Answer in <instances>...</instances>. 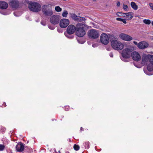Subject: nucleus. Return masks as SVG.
<instances>
[{"label":"nucleus","instance_id":"1","mask_svg":"<svg viewBox=\"0 0 153 153\" xmlns=\"http://www.w3.org/2000/svg\"><path fill=\"white\" fill-rule=\"evenodd\" d=\"M112 48L115 50H121L124 48V45L120 42L117 40V39L114 35H111L109 37Z\"/></svg>","mask_w":153,"mask_h":153},{"label":"nucleus","instance_id":"2","mask_svg":"<svg viewBox=\"0 0 153 153\" xmlns=\"http://www.w3.org/2000/svg\"><path fill=\"white\" fill-rule=\"evenodd\" d=\"M76 35L79 37L83 36L86 34V30L88 28V25L82 23L76 25Z\"/></svg>","mask_w":153,"mask_h":153},{"label":"nucleus","instance_id":"3","mask_svg":"<svg viewBox=\"0 0 153 153\" xmlns=\"http://www.w3.org/2000/svg\"><path fill=\"white\" fill-rule=\"evenodd\" d=\"M28 7L30 11L34 12H38L41 10V5L39 3L35 2L30 3Z\"/></svg>","mask_w":153,"mask_h":153},{"label":"nucleus","instance_id":"4","mask_svg":"<svg viewBox=\"0 0 153 153\" xmlns=\"http://www.w3.org/2000/svg\"><path fill=\"white\" fill-rule=\"evenodd\" d=\"M133 51V50L131 48H126L123 49L122 53V55L123 58H121V60L125 62H127V60H125L124 59H128L130 58Z\"/></svg>","mask_w":153,"mask_h":153},{"label":"nucleus","instance_id":"5","mask_svg":"<svg viewBox=\"0 0 153 153\" xmlns=\"http://www.w3.org/2000/svg\"><path fill=\"white\" fill-rule=\"evenodd\" d=\"M42 11L43 14L46 16H51L53 14L52 7L48 5H43L42 7Z\"/></svg>","mask_w":153,"mask_h":153},{"label":"nucleus","instance_id":"6","mask_svg":"<svg viewBox=\"0 0 153 153\" xmlns=\"http://www.w3.org/2000/svg\"><path fill=\"white\" fill-rule=\"evenodd\" d=\"M88 35L89 38L95 39L99 36V34L97 30L95 29H91L88 32Z\"/></svg>","mask_w":153,"mask_h":153},{"label":"nucleus","instance_id":"7","mask_svg":"<svg viewBox=\"0 0 153 153\" xmlns=\"http://www.w3.org/2000/svg\"><path fill=\"white\" fill-rule=\"evenodd\" d=\"M100 40L101 42L105 45H107L109 42L108 36L105 33H102L101 34Z\"/></svg>","mask_w":153,"mask_h":153},{"label":"nucleus","instance_id":"8","mask_svg":"<svg viewBox=\"0 0 153 153\" xmlns=\"http://www.w3.org/2000/svg\"><path fill=\"white\" fill-rule=\"evenodd\" d=\"M60 16L58 15H53L51 16L50 19L51 22L54 25L59 23L60 19Z\"/></svg>","mask_w":153,"mask_h":153},{"label":"nucleus","instance_id":"9","mask_svg":"<svg viewBox=\"0 0 153 153\" xmlns=\"http://www.w3.org/2000/svg\"><path fill=\"white\" fill-rule=\"evenodd\" d=\"M76 26L75 27L73 25H71L68 27L66 31L68 34H73L76 30Z\"/></svg>","mask_w":153,"mask_h":153},{"label":"nucleus","instance_id":"10","mask_svg":"<svg viewBox=\"0 0 153 153\" xmlns=\"http://www.w3.org/2000/svg\"><path fill=\"white\" fill-rule=\"evenodd\" d=\"M69 24V21L68 19H63L61 20L60 22V26L63 28L66 27Z\"/></svg>","mask_w":153,"mask_h":153},{"label":"nucleus","instance_id":"11","mask_svg":"<svg viewBox=\"0 0 153 153\" xmlns=\"http://www.w3.org/2000/svg\"><path fill=\"white\" fill-rule=\"evenodd\" d=\"M119 36L120 38L123 40L126 41H130L132 39V38L128 35L124 33H121Z\"/></svg>","mask_w":153,"mask_h":153},{"label":"nucleus","instance_id":"12","mask_svg":"<svg viewBox=\"0 0 153 153\" xmlns=\"http://www.w3.org/2000/svg\"><path fill=\"white\" fill-rule=\"evenodd\" d=\"M131 56L133 59L136 61H139L141 58V57L139 53L136 51L132 52Z\"/></svg>","mask_w":153,"mask_h":153},{"label":"nucleus","instance_id":"13","mask_svg":"<svg viewBox=\"0 0 153 153\" xmlns=\"http://www.w3.org/2000/svg\"><path fill=\"white\" fill-rule=\"evenodd\" d=\"M10 5L13 8L16 9L19 8V3L18 0H13L9 3Z\"/></svg>","mask_w":153,"mask_h":153},{"label":"nucleus","instance_id":"14","mask_svg":"<svg viewBox=\"0 0 153 153\" xmlns=\"http://www.w3.org/2000/svg\"><path fill=\"white\" fill-rule=\"evenodd\" d=\"M24 145L22 143H19L16 146V150L17 152H22L24 150Z\"/></svg>","mask_w":153,"mask_h":153},{"label":"nucleus","instance_id":"15","mask_svg":"<svg viewBox=\"0 0 153 153\" xmlns=\"http://www.w3.org/2000/svg\"><path fill=\"white\" fill-rule=\"evenodd\" d=\"M149 46V44L146 42H140L138 45V47L140 49H143L147 48Z\"/></svg>","mask_w":153,"mask_h":153},{"label":"nucleus","instance_id":"16","mask_svg":"<svg viewBox=\"0 0 153 153\" xmlns=\"http://www.w3.org/2000/svg\"><path fill=\"white\" fill-rule=\"evenodd\" d=\"M8 7V4L5 2L0 1V8L2 9H5L7 8Z\"/></svg>","mask_w":153,"mask_h":153},{"label":"nucleus","instance_id":"17","mask_svg":"<svg viewBox=\"0 0 153 153\" xmlns=\"http://www.w3.org/2000/svg\"><path fill=\"white\" fill-rule=\"evenodd\" d=\"M149 55H143L142 57V64H145L148 60L149 61Z\"/></svg>","mask_w":153,"mask_h":153},{"label":"nucleus","instance_id":"18","mask_svg":"<svg viewBox=\"0 0 153 153\" xmlns=\"http://www.w3.org/2000/svg\"><path fill=\"white\" fill-rule=\"evenodd\" d=\"M132 14L133 13L132 12H128L125 14V16L128 18V20H131L132 18L133 17Z\"/></svg>","mask_w":153,"mask_h":153},{"label":"nucleus","instance_id":"19","mask_svg":"<svg viewBox=\"0 0 153 153\" xmlns=\"http://www.w3.org/2000/svg\"><path fill=\"white\" fill-rule=\"evenodd\" d=\"M131 6L132 8L135 10H136L138 8L137 5L134 2H131Z\"/></svg>","mask_w":153,"mask_h":153},{"label":"nucleus","instance_id":"20","mask_svg":"<svg viewBox=\"0 0 153 153\" xmlns=\"http://www.w3.org/2000/svg\"><path fill=\"white\" fill-rule=\"evenodd\" d=\"M89 145V142L87 141H85L83 143V145L84 146V147L85 149H88L89 148V147L90 146Z\"/></svg>","mask_w":153,"mask_h":153},{"label":"nucleus","instance_id":"21","mask_svg":"<svg viewBox=\"0 0 153 153\" xmlns=\"http://www.w3.org/2000/svg\"><path fill=\"white\" fill-rule=\"evenodd\" d=\"M71 17L72 19L74 21H76L79 16H77L75 14L71 13L70 14Z\"/></svg>","mask_w":153,"mask_h":153},{"label":"nucleus","instance_id":"22","mask_svg":"<svg viewBox=\"0 0 153 153\" xmlns=\"http://www.w3.org/2000/svg\"><path fill=\"white\" fill-rule=\"evenodd\" d=\"M147 69L149 71H152L153 70V64H149L147 66Z\"/></svg>","mask_w":153,"mask_h":153},{"label":"nucleus","instance_id":"23","mask_svg":"<svg viewBox=\"0 0 153 153\" xmlns=\"http://www.w3.org/2000/svg\"><path fill=\"white\" fill-rule=\"evenodd\" d=\"M85 20L86 19L85 18L79 16L76 21L77 22H82L85 21Z\"/></svg>","mask_w":153,"mask_h":153},{"label":"nucleus","instance_id":"24","mask_svg":"<svg viewBox=\"0 0 153 153\" xmlns=\"http://www.w3.org/2000/svg\"><path fill=\"white\" fill-rule=\"evenodd\" d=\"M116 20L121 21L124 24L126 23V19H123L120 18L118 17L116 18Z\"/></svg>","mask_w":153,"mask_h":153},{"label":"nucleus","instance_id":"25","mask_svg":"<svg viewBox=\"0 0 153 153\" xmlns=\"http://www.w3.org/2000/svg\"><path fill=\"white\" fill-rule=\"evenodd\" d=\"M143 22L146 25H149L151 22V21L149 19H144L143 20Z\"/></svg>","mask_w":153,"mask_h":153},{"label":"nucleus","instance_id":"26","mask_svg":"<svg viewBox=\"0 0 153 153\" xmlns=\"http://www.w3.org/2000/svg\"><path fill=\"white\" fill-rule=\"evenodd\" d=\"M125 13L122 12H118L117 13V15L118 16H123L125 17Z\"/></svg>","mask_w":153,"mask_h":153},{"label":"nucleus","instance_id":"27","mask_svg":"<svg viewBox=\"0 0 153 153\" xmlns=\"http://www.w3.org/2000/svg\"><path fill=\"white\" fill-rule=\"evenodd\" d=\"M73 147L74 149L76 151H78L79 149V146L78 145L74 144V146Z\"/></svg>","mask_w":153,"mask_h":153},{"label":"nucleus","instance_id":"28","mask_svg":"<svg viewBox=\"0 0 153 153\" xmlns=\"http://www.w3.org/2000/svg\"><path fill=\"white\" fill-rule=\"evenodd\" d=\"M55 10L58 12H60L62 10V8L60 7L57 6L55 7Z\"/></svg>","mask_w":153,"mask_h":153},{"label":"nucleus","instance_id":"29","mask_svg":"<svg viewBox=\"0 0 153 153\" xmlns=\"http://www.w3.org/2000/svg\"><path fill=\"white\" fill-rule=\"evenodd\" d=\"M68 12L67 11L65 10L62 14V16L63 17H66L68 14Z\"/></svg>","mask_w":153,"mask_h":153},{"label":"nucleus","instance_id":"30","mask_svg":"<svg viewBox=\"0 0 153 153\" xmlns=\"http://www.w3.org/2000/svg\"><path fill=\"white\" fill-rule=\"evenodd\" d=\"M123 8L125 11H128V6L127 5L124 4L123 6Z\"/></svg>","mask_w":153,"mask_h":153},{"label":"nucleus","instance_id":"31","mask_svg":"<svg viewBox=\"0 0 153 153\" xmlns=\"http://www.w3.org/2000/svg\"><path fill=\"white\" fill-rule=\"evenodd\" d=\"M65 36L67 37V38L70 39H72L74 37V36H69V35L70 34H68L67 33H65Z\"/></svg>","mask_w":153,"mask_h":153},{"label":"nucleus","instance_id":"32","mask_svg":"<svg viewBox=\"0 0 153 153\" xmlns=\"http://www.w3.org/2000/svg\"><path fill=\"white\" fill-rule=\"evenodd\" d=\"M5 146L2 144H0V151H3L5 149Z\"/></svg>","mask_w":153,"mask_h":153},{"label":"nucleus","instance_id":"33","mask_svg":"<svg viewBox=\"0 0 153 153\" xmlns=\"http://www.w3.org/2000/svg\"><path fill=\"white\" fill-rule=\"evenodd\" d=\"M48 27L50 29L53 30L54 29V26H52L50 25H48Z\"/></svg>","mask_w":153,"mask_h":153},{"label":"nucleus","instance_id":"34","mask_svg":"<svg viewBox=\"0 0 153 153\" xmlns=\"http://www.w3.org/2000/svg\"><path fill=\"white\" fill-rule=\"evenodd\" d=\"M41 24L43 26H45L46 25V22L44 21H42L41 22Z\"/></svg>","mask_w":153,"mask_h":153},{"label":"nucleus","instance_id":"35","mask_svg":"<svg viewBox=\"0 0 153 153\" xmlns=\"http://www.w3.org/2000/svg\"><path fill=\"white\" fill-rule=\"evenodd\" d=\"M149 5L151 7V9L153 10V3H150L149 4Z\"/></svg>","mask_w":153,"mask_h":153},{"label":"nucleus","instance_id":"36","mask_svg":"<svg viewBox=\"0 0 153 153\" xmlns=\"http://www.w3.org/2000/svg\"><path fill=\"white\" fill-rule=\"evenodd\" d=\"M120 1H118L117 2V6L118 7H119L120 6Z\"/></svg>","mask_w":153,"mask_h":153},{"label":"nucleus","instance_id":"37","mask_svg":"<svg viewBox=\"0 0 153 153\" xmlns=\"http://www.w3.org/2000/svg\"><path fill=\"white\" fill-rule=\"evenodd\" d=\"M110 56L111 57H113V54L112 52H111L109 54Z\"/></svg>","mask_w":153,"mask_h":153},{"label":"nucleus","instance_id":"38","mask_svg":"<svg viewBox=\"0 0 153 153\" xmlns=\"http://www.w3.org/2000/svg\"><path fill=\"white\" fill-rule=\"evenodd\" d=\"M133 43L136 45H137L138 46V44L137 43V42H136V41H134L133 42Z\"/></svg>","mask_w":153,"mask_h":153},{"label":"nucleus","instance_id":"39","mask_svg":"<svg viewBox=\"0 0 153 153\" xmlns=\"http://www.w3.org/2000/svg\"><path fill=\"white\" fill-rule=\"evenodd\" d=\"M3 106L4 107H5L6 106V104L5 102H4V104L3 105Z\"/></svg>","mask_w":153,"mask_h":153},{"label":"nucleus","instance_id":"40","mask_svg":"<svg viewBox=\"0 0 153 153\" xmlns=\"http://www.w3.org/2000/svg\"><path fill=\"white\" fill-rule=\"evenodd\" d=\"M83 130H84V129H83V128L82 127H81L80 128V130L81 131H83Z\"/></svg>","mask_w":153,"mask_h":153},{"label":"nucleus","instance_id":"41","mask_svg":"<svg viewBox=\"0 0 153 153\" xmlns=\"http://www.w3.org/2000/svg\"><path fill=\"white\" fill-rule=\"evenodd\" d=\"M57 31H58V32H59V28H57Z\"/></svg>","mask_w":153,"mask_h":153},{"label":"nucleus","instance_id":"42","mask_svg":"<svg viewBox=\"0 0 153 153\" xmlns=\"http://www.w3.org/2000/svg\"><path fill=\"white\" fill-rule=\"evenodd\" d=\"M5 130H6V129H5V128H4V129H3V131H5Z\"/></svg>","mask_w":153,"mask_h":153},{"label":"nucleus","instance_id":"43","mask_svg":"<svg viewBox=\"0 0 153 153\" xmlns=\"http://www.w3.org/2000/svg\"><path fill=\"white\" fill-rule=\"evenodd\" d=\"M152 25L153 26V21L152 22Z\"/></svg>","mask_w":153,"mask_h":153},{"label":"nucleus","instance_id":"44","mask_svg":"<svg viewBox=\"0 0 153 153\" xmlns=\"http://www.w3.org/2000/svg\"><path fill=\"white\" fill-rule=\"evenodd\" d=\"M54 120H56L55 119H52V120H53V121Z\"/></svg>","mask_w":153,"mask_h":153},{"label":"nucleus","instance_id":"45","mask_svg":"<svg viewBox=\"0 0 153 153\" xmlns=\"http://www.w3.org/2000/svg\"><path fill=\"white\" fill-rule=\"evenodd\" d=\"M69 141H71V139H69Z\"/></svg>","mask_w":153,"mask_h":153},{"label":"nucleus","instance_id":"46","mask_svg":"<svg viewBox=\"0 0 153 153\" xmlns=\"http://www.w3.org/2000/svg\"><path fill=\"white\" fill-rule=\"evenodd\" d=\"M96 0H93V1H96Z\"/></svg>","mask_w":153,"mask_h":153},{"label":"nucleus","instance_id":"47","mask_svg":"<svg viewBox=\"0 0 153 153\" xmlns=\"http://www.w3.org/2000/svg\"><path fill=\"white\" fill-rule=\"evenodd\" d=\"M152 40H153V37L152 38Z\"/></svg>","mask_w":153,"mask_h":153},{"label":"nucleus","instance_id":"48","mask_svg":"<svg viewBox=\"0 0 153 153\" xmlns=\"http://www.w3.org/2000/svg\"><path fill=\"white\" fill-rule=\"evenodd\" d=\"M28 142H29V141H27V143H28Z\"/></svg>","mask_w":153,"mask_h":153}]
</instances>
